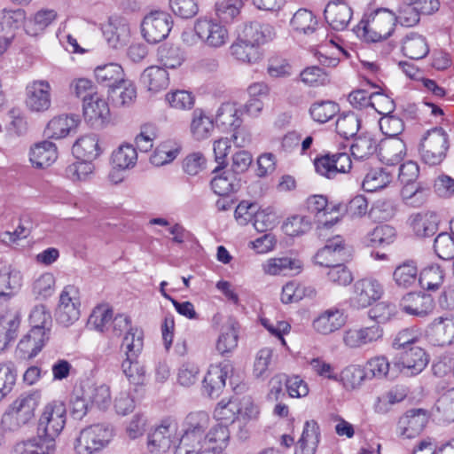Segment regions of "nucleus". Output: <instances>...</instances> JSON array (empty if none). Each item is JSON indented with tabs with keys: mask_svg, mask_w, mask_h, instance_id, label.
<instances>
[{
	"mask_svg": "<svg viewBox=\"0 0 454 454\" xmlns=\"http://www.w3.org/2000/svg\"><path fill=\"white\" fill-rule=\"evenodd\" d=\"M397 22L395 13L387 8H379L365 12L356 27L358 36L367 42H380L388 38Z\"/></svg>",
	"mask_w": 454,
	"mask_h": 454,
	"instance_id": "1",
	"label": "nucleus"
},
{
	"mask_svg": "<svg viewBox=\"0 0 454 454\" xmlns=\"http://www.w3.org/2000/svg\"><path fill=\"white\" fill-rule=\"evenodd\" d=\"M41 402L38 391L24 393L19 395L8 407L2 417L4 428L15 431L30 423L35 411Z\"/></svg>",
	"mask_w": 454,
	"mask_h": 454,
	"instance_id": "2",
	"label": "nucleus"
},
{
	"mask_svg": "<svg viewBox=\"0 0 454 454\" xmlns=\"http://www.w3.org/2000/svg\"><path fill=\"white\" fill-rule=\"evenodd\" d=\"M114 437L108 423H97L82 429L74 442L76 454H96L106 448Z\"/></svg>",
	"mask_w": 454,
	"mask_h": 454,
	"instance_id": "3",
	"label": "nucleus"
},
{
	"mask_svg": "<svg viewBox=\"0 0 454 454\" xmlns=\"http://www.w3.org/2000/svg\"><path fill=\"white\" fill-rule=\"evenodd\" d=\"M450 147L449 136L442 128L428 130L421 139L419 153L427 165L436 166L446 158Z\"/></svg>",
	"mask_w": 454,
	"mask_h": 454,
	"instance_id": "4",
	"label": "nucleus"
},
{
	"mask_svg": "<svg viewBox=\"0 0 454 454\" xmlns=\"http://www.w3.org/2000/svg\"><path fill=\"white\" fill-rule=\"evenodd\" d=\"M67 422V408L63 402L54 400L45 404L38 419L37 430L43 438H55L60 434Z\"/></svg>",
	"mask_w": 454,
	"mask_h": 454,
	"instance_id": "5",
	"label": "nucleus"
},
{
	"mask_svg": "<svg viewBox=\"0 0 454 454\" xmlns=\"http://www.w3.org/2000/svg\"><path fill=\"white\" fill-rule=\"evenodd\" d=\"M81 293L78 286L67 285L61 290L55 316L64 326L76 322L80 317Z\"/></svg>",
	"mask_w": 454,
	"mask_h": 454,
	"instance_id": "6",
	"label": "nucleus"
},
{
	"mask_svg": "<svg viewBox=\"0 0 454 454\" xmlns=\"http://www.w3.org/2000/svg\"><path fill=\"white\" fill-rule=\"evenodd\" d=\"M384 294V287L373 278H364L355 282L350 305L355 309H364L380 300Z\"/></svg>",
	"mask_w": 454,
	"mask_h": 454,
	"instance_id": "7",
	"label": "nucleus"
},
{
	"mask_svg": "<svg viewBox=\"0 0 454 454\" xmlns=\"http://www.w3.org/2000/svg\"><path fill=\"white\" fill-rule=\"evenodd\" d=\"M384 330L379 324L368 326H353L343 332L342 342L348 348L356 349L380 341Z\"/></svg>",
	"mask_w": 454,
	"mask_h": 454,
	"instance_id": "8",
	"label": "nucleus"
},
{
	"mask_svg": "<svg viewBox=\"0 0 454 454\" xmlns=\"http://www.w3.org/2000/svg\"><path fill=\"white\" fill-rule=\"evenodd\" d=\"M177 432V423L171 418H165L148 434L147 447L152 453H164L169 450Z\"/></svg>",
	"mask_w": 454,
	"mask_h": 454,
	"instance_id": "9",
	"label": "nucleus"
},
{
	"mask_svg": "<svg viewBox=\"0 0 454 454\" xmlns=\"http://www.w3.org/2000/svg\"><path fill=\"white\" fill-rule=\"evenodd\" d=\"M316 172L328 179L350 171L352 160L346 153H325L314 160Z\"/></svg>",
	"mask_w": 454,
	"mask_h": 454,
	"instance_id": "10",
	"label": "nucleus"
},
{
	"mask_svg": "<svg viewBox=\"0 0 454 454\" xmlns=\"http://www.w3.org/2000/svg\"><path fill=\"white\" fill-rule=\"evenodd\" d=\"M171 17L163 12H153L146 15L142 22V34L150 43L164 40L171 30Z\"/></svg>",
	"mask_w": 454,
	"mask_h": 454,
	"instance_id": "11",
	"label": "nucleus"
},
{
	"mask_svg": "<svg viewBox=\"0 0 454 454\" xmlns=\"http://www.w3.org/2000/svg\"><path fill=\"white\" fill-rule=\"evenodd\" d=\"M194 31L199 38L211 48H220L229 40L227 28L216 20L200 19L194 25Z\"/></svg>",
	"mask_w": 454,
	"mask_h": 454,
	"instance_id": "12",
	"label": "nucleus"
},
{
	"mask_svg": "<svg viewBox=\"0 0 454 454\" xmlns=\"http://www.w3.org/2000/svg\"><path fill=\"white\" fill-rule=\"evenodd\" d=\"M427 334L435 346L454 345V314L435 317L427 326Z\"/></svg>",
	"mask_w": 454,
	"mask_h": 454,
	"instance_id": "13",
	"label": "nucleus"
},
{
	"mask_svg": "<svg viewBox=\"0 0 454 454\" xmlns=\"http://www.w3.org/2000/svg\"><path fill=\"white\" fill-rule=\"evenodd\" d=\"M291 32L295 35L324 36L325 29L319 27L318 20L312 11L301 8L297 10L290 20Z\"/></svg>",
	"mask_w": 454,
	"mask_h": 454,
	"instance_id": "14",
	"label": "nucleus"
},
{
	"mask_svg": "<svg viewBox=\"0 0 454 454\" xmlns=\"http://www.w3.org/2000/svg\"><path fill=\"white\" fill-rule=\"evenodd\" d=\"M26 106L33 112H43L51 106V85L47 81L37 80L26 88Z\"/></svg>",
	"mask_w": 454,
	"mask_h": 454,
	"instance_id": "15",
	"label": "nucleus"
},
{
	"mask_svg": "<svg viewBox=\"0 0 454 454\" xmlns=\"http://www.w3.org/2000/svg\"><path fill=\"white\" fill-rule=\"evenodd\" d=\"M429 414L424 409H411L403 415L397 424L400 434L411 439L418 436L426 427Z\"/></svg>",
	"mask_w": 454,
	"mask_h": 454,
	"instance_id": "16",
	"label": "nucleus"
},
{
	"mask_svg": "<svg viewBox=\"0 0 454 454\" xmlns=\"http://www.w3.org/2000/svg\"><path fill=\"white\" fill-rule=\"evenodd\" d=\"M399 307L404 313L424 317L431 314L434 309V299L424 293H408L403 296Z\"/></svg>",
	"mask_w": 454,
	"mask_h": 454,
	"instance_id": "17",
	"label": "nucleus"
},
{
	"mask_svg": "<svg viewBox=\"0 0 454 454\" xmlns=\"http://www.w3.org/2000/svg\"><path fill=\"white\" fill-rule=\"evenodd\" d=\"M82 108L84 119L91 126H101L110 117L108 103L98 93L85 97Z\"/></svg>",
	"mask_w": 454,
	"mask_h": 454,
	"instance_id": "18",
	"label": "nucleus"
},
{
	"mask_svg": "<svg viewBox=\"0 0 454 454\" xmlns=\"http://www.w3.org/2000/svg\"><path fill=\"white\" fill-rule=\"evenodd\" d=\"M275 35V29L271 25L259 21H249L239 27L237 37L261 47L262 44L272 40Z\"/></svg>",
	"mask_w": 454,
	"mask_h": 454,
	"instance_id": "19",
	"label": "nucleus"
},
{
	"mask_svg": "<svg viewBox=\"0 0 454 454\" xmlns=\"http://www.w3.org/2000/svg\"><path fill=\"white\" fill-rule=\"evenodd\" d=\"M353 15L352 8L342 0H334L327 4L325 17L328 24L338 31L344 30Z\"/></svg>",
	"mask_w": 454,
	"mask_h": 454,
	"instance_id": "20",
	"label": "nucleus"
},
{
	"mask_svg": "<svg viewBox=\"0 0 454 454\" xmlns=\"http://www.w3.org/2000/svg\"><path fill=\"white\" fill-rule=\"evenodd\" d=\"M344 240L337 235L327 239L326 244L315 255L316 262L322 267H331L339 263L344 255Z\"/></svg>",
	"mask_w": 454,
	"mask_h": 454,
	"instance_id": "21",
	"label": "nucleus"
},
{
	"mask_svg": "<svg viewBox=\"0 0 454 454\" xmlns=\"http://www.w3.org/2000/svg\"><path fill=\"white\" fill-rule=\"evenodd\" d=\"M104 37L110 47L117 49L126 44L129 37V25L120 18H110L102 27Z\"/></svg>",
	"mask_w": 454,
	"mask_h": 454,
	"instance_id": "22",
	"label": "nucleus"
},
{
	"mask_svg": "<svg viewBox=\"0 0 454 454\" xmlns=\"http://www.w3.org/2000/svg\"><path fill=\"white\" fill-rule=\"evenodd\" d=\"M56 442L51 438H43L40 434L17 442L12 454H54Z\"/></svg>",
	"mask_w": 454,
	"mask_h": 454,
	"instance_id": "23",
	"label": "nucleus"
},
{
	"mask_svg": "<svg viewBox=\"0 0 454 454\" xmlns=\"http://www.w3.org/2000/svg\"><path fill=\"white\" fill-rule=\"evenodd\" d=\"M79 123L80 118L78 115H59L48 122L44 133L50 138L60 139L75 131Z\"/></svg>",
	"mask_w": 454,
	"mask_h": 454,
	"instance_id": "24",
	"label": "nucleus"
},
{
	"mask_svg": "<svg viewBox=\"0 0 454 454\" xmlns=\"http://www.w3.org/2000/svg\"><path fill=\"white\" fill-rule=\"evenodd\" d=\"M229 365L211 364L203 380V390L210 397L218 396L225 386Z\"/></svg>",
	"mask_w": 454,
	"mask_h": 454,
	"instance_id": "25",
	"label": "nucleus"
},
{
	"mask_svg": "<svg viewBox=\"0 0 454 454\" xmlns=\"http://www.w3.org/2000/svg\"><path fill=\"white\" fill-rule=\"evenodd\" d=\"M320 441V429L317 421L305 422L301 438L295 445L294 454H315Z\"/></svg>",
	"mask_w": 454,
	"mask_h": 454,
	"instance_id": "26",
	"label": "nucleus"
},
{
	"mask_svg": "<svg viewBox=\"0 0 454 454\" xmlns=\"http://www.w3.org/2000/svg\"><path fill=\"white\" fill-rule=\"evenodd\" d=\"M402 53L411 59H422L429 52L427 38L415 32L407 34L401 41Z\"/></svg>",
	"mask_w": 454,
	"mask_h": 454,
	"instance_id": "27",
	"label": "nucleus"
},
{
	"mask_svg": "<svg viewBox=\"0 0 454 454\" xmlns=\"http://www.w3.org/2000/svg\"><path fill=\"white\" fill-rule=\"evenodd\" d=\"M49 337L43 333L42 334L39 330H30L20 340L17 353L22 359H31L42 350Z\"/></svg>",
	"mask_w": 454,
	"mask_h": 454,
	"instance_id": "28",
	"label": "nucleus"
},
{
	"mask_svg": "<svg viewBox=\"0 0 454 454\" xmlns=\"http://www.w3.org/2000/svg\"><path fill=\"white\" fill-rule=\"evenodd\" d=\"M231 55L239 62L253 65L262 58L261 47L236 37L230 47Z\"/></svg>",
	"mask_w": 454,
	"mask_h": 454,
	"instance_id": "29",
	"label": "nucleus"
},
{
	"mask_svg": "<svg viewBox=\"0 0 454 454\" xmlns=\"http://www.w3.org/2000/svg\"><path fill=\"white\" fill-rule=\"evenodd\" d=\"M239 333V323L233 318H229L221 328L216 341V350L221 355L232 352L238 346Z\"/></svg>",
	"mask_w": 454,
	"mask_h": 454,
	"instance_id": "30",
	"label": "nucleus"
},
{
	"mask_svg": "<svg viewBox=\"0 0 454 454\" xmlns=\"http://www.w3.org/2000/svg\"><path fill=\"white\" fill-rule=\"evenodd\" d=\"M345 324L343 313L338 309H329L322 312L313 321V328L321 334H329Z\"/></svg>",
	"mask_w": 454,
	"mask_h": 454,
	"instance_id": "31",
	"label": "nucleus"
},
{
	"mask_svg": "<svg viewBox=\"0 0 454 454\" xmlns=\"http://www.w3.org/2000/svg\"><path fill=\"white\" fill-rule=\"evenodd\" d=\"M409 224L418 237H430L438 229V217L433 212L417 213L409 217Z\"/></svg>",
	"mask_w": 454,
	"mask_h": 454,
	"instance_id": "32",
	"label": "nucleus"
},
{
	"mask_svg": "<svg viewBox=\"0 0 454 454\" xmlns=\"http://www.w3.org/2000/svg\"><path fill=\"white\" fill-rule=\"evenodd\" d=\"M20 317L17 312L6 311L0 317V353L17 337Z\"/></svg>",
	"mask_w": 454,
	"mask_h": 454,
	"instance_id": "33",
	"label": "nucleus"
},
{
	"mask_svg": "<svg viewBox=\"0 0 454 454\" xmlns=\"http://www.w3.org/2000/svg\"><path fill=\"white\" fill-rule=\"evenodd\" d=\"M400 362L404 369L411 372V375H417L426 368L429 358L426 351L417 346L404 350L401 354Z\"/></svg>",
	"mask_w": 454,
	"mask_h": 454,
	"instance_id": "34",
	"label": "nucleus"
},
{
	"mask_svg": "<svg viewBox=\"0 0 454 454\" xmlns=\"http://www.w3.org/2000/svg\"><path fill=\"white\" fill-rule=\"evenodd\" d=\"M58 158L57 146L51 141H43L31 148L30 161L39 168L51 166Z\"/></svg>",
	"mask_w": 454,
	"mask_h": 454,
	"instance_id": "35",
	"label": "nucleus"
},
{
	"mask_svg": "<svg viewBox=\"0 0 454 454\" xmlns=\"http://www.w3.org/2000/svg\"><path fill=\"white\" fill-rule=\"evenodd\" d=\"M72 152L79 160L92 161L100 154L98 137L94 134L81 137L74 144Z\"/></svg>",
	"mask_w": 454,
	"mask_h": 454,
	"instance_id": "36",
	"label": "nucleus"
},
{
	"mask_svg": "<svg viewBox=\"0 0 454 454\" xmlns=\"http://www.w3.org/2000/svg\"><path fill=\"white\" fill-rule=\"evenodd\" d=\"M142 81L149 91L157 93L168 87L169 75L164 67L152 66L143 72Z\"/></svg>",
	"mask_w": 454,
	"mask_h": 454,
	"instance_id": "37",
	"label": "nucleus"
},
{
	"mask_svg": "<svg viewBox=\"0 0 454 454\" xmlns=\"http://www.w3.org/2000/svg\"><path fill=\"white\" fill-rule=\"evenodd\" d=\"M214 129L213 120L201 108L193 110L191 117L190 131L194 139L204 140L210 137Z\"/></svg>",
	"mask_w": 454,
	"mask_h": 454,
	"instance_id": "38",
	"label": "nucleus"
},
{
	"mask_svg": "<svg viewBox=\"0 0 454 454\" xmlns=\"http://www.w3.org/2000/svg\"><path fill=\"white\" fill-rule=\"evenodd\" d=\"M22 286V275L20 270L5 266L0 270V297L14 295Z\"/></svg>",
	"mask_w": 454,
	"mask_h": 454,
	"instance_id": "39",
	"label": "nucleus"
},
{
	"mask_svg": "<svg viewBox=\"0 0 454 454\" xmlns=\"http://www.w3.org/2000/svg\"><path fill=\"white\" fill-rule=\"evenodd\" d=\"M301 262L289 257L271 258L263 264V270L269 275H294L301 270Z\"/></svg>",
	"mask_w": 454,
	"mask_h": 454,
	"instance_id": "40",
	"label": "nucleus"
},
{
	"mask_svg": "<svg viewBox=\"0 0 454 454\" xmlns=\"http://www.w3.org/2000/svg\"><path fill=\"white\" fill-rule=\"evenodd\" d=\"M109 98L115 106H129L137 98L136 87L129 81L123 80L110 89Z\"/></svg>",
	"mask_w": 454,
	"mask_h": 454,
	"instance_id": "41",
	"label": "nucleus"
},
{
	"mask_svg": "<svg viewBox=\"0 0 454 454\" xmlns=\"http://www.w3.org/2000/svg\"><path fill=\"white\" fill-rule=\"evenodd\" d=\"M380 153L387 165H395L406 155V145L399 137L387 140L380 145Z\"/></svg>",
	"mask_w": 454,
	"mask_h": 454,
	"instance_id": "42",
	"label": "nucleus"
},
{
	"mask_svg": "<svg viewBox=\"0 0 454 454\" xmlns=\"http://www.w3.org/2000/svg\"><path fill=\"white\" fill-rule=\"evenodd\" d=\"M94 74L98 82L111 89L124 80L123 69L116 63H109L96 67Z\"/></svg>",
	"mask_w": 454,
	"mask_h": 454,
	"instance_id": "43",
	"label": "nucleus"
},
{
	"mask_svg": "<svg viewBox=\"0 0 454 454\" xmlns=\"http://www.w3.org/2000/svg\"><path fill=\"white\" fill-rule=\"evenodd\" d=\"M238 108L233 103H224L217 110L215 114V123L223 130L238 129L241 124V120L238 115Z\"/></svg>",
	"mask_w": 454,
	"mask_h": 454,
	"instance_id": "44",
	"label": "nucleus"
},
{
	"mask_svg": "<svg viewBox=\"0 0 454 454\" xmlns=\"http://www.w3.org/2000/svg\"><path fill=\"white\" fill-rule=\"evenodd\" d=\"M239 398L220 401L215 408L214 418L221 425H231L239 417Z\"/></svg>",
	"mask_w": 454,
	"mask_h": 454,
	"instance_id": "45",
	"label": "nucleus"
},
{
	"mask_svg": "<svg viewBox=\"0 0 454 454\" xmlns=\"http://www.w3.org/2000/svg\"><path fill=\"white\" fill-rule=\"evenodd\" d=\"M395 238V230L387 224L376 226L372 231L368 232L363 239L364 244L368 247H381L394 242Z\"/></svg>",
	"mask_w": 454,
	"mask_h": 454,
	"instance_id": "46",
	"label": "nucleus"
},
{
	"mask_svg": "<svg viewBox=\"0 0 454 454\" xmlns=\"http://www.w3.org/2000/svg\"><path fill=\"white\" fill-rule=\"evenodd\" d=\"M348 56V52L340 45L336 44L333 39L320 45V50L317 53V59L321 65L328 67H335L340 63V55Z\"/></svg>",
	"mask_w": 454,
	"mask_h": 454,
	"instance_id": "47",
	"label": "nucleus"
},
{
	"mask_svg": "<svg viewBox=\"0 0 454 454\" xmlns=\"http://www.w3.org/2000/svg\"><path fill=\"white\" fill-rule=\"evenodd\" d=\"M393 278L399 287L410 288L415 285L418 278V267L414 261H406L397 266L393 273Z\"/></svg>",
	"mask_w": 454,
	"mask_h": 454,
	"instance_id": "48",
	"label": "nucleus"
},
{
	"mask_svg": "<svg viewBox=\"0 0 454 454\" xmlns=\"http://www.w3.org/2000/svg\"><path fill=\"white\" fill-rule=\"evenodd\" d=\"M361 127V119L354 112H345L339 115L335 129L342 137L348 139L356 135Z\"/></svg>",
	"mask_w": 454,
	"mask_h": 454,
	"instance_id": "49",
	"label": "nucleus"
},
{
	"mask_svg": "<svg viewBox=\"0 0 454 454\" xmlns=\"http://www.w3.org/2000/svg\"><path fill=\"white\" fill-rule=\"evenodd\" d=\"M407 395L405 387H395L377 398L374 410L378 413H387L392 405L403 401Z\"/></svg>",
	"mask_w": 454,
	"mask_h": 454,
	"instance_id": "50",
	"label": "nucleus"
},
{
	"mask_svg": "<svg viewBox=\"0 0 454 454\" xmlns=\"http://www.w3.org/2000/svg\"><path fill=\"white\" fill-rule=\"evenodd\" d=\"M339 111V105L332 100L316 101L309 107L311 118L319 123L327 122L334 117Z\"/></svg>",
	"mask_w": 454,
	"mask_h": 454,
	"instance_id": "51",
	"label": "nucleus"
},
{
	"mask_svg": "<svg viewBox=\"0 0 454 454\" xmlns=\"http://www.w3.org/2000/svg\"><path fill=\"white\" fill-rule=\"evenodd\" d=\"M86 398L100 410H106L112 402L111 389L106 384H93L84 391Z\"/></svg>",
	"mask_w": 454,
	"mask_h": 454,
	"instance_id": "52",
	"label": "nucleus"
},
{
	"mask_svg": "<svg viewBox=\"0 0 454 454\" xmlns=\"http://www.w3.org/2000/svg\"><path fill=\"white\" fill-rule=\"evenodd\" d=\"M392 180V176L382 168L371 169L364 178L363 189L369 192H374L387 186Z\"/></svg>",
	"mask_w": 454,
	"mask_h": 454,
	"instance_id": "53",
	"label": "nucleus"
},
{
	"mask_svg": "<svg viewBox=\"0 0 454 454\" xmlns=\"http://www.w3.org/2000/svg\"><path fill=\"white\" fill-rule=\"evenodd\" d=\"M444 273L439 265H429L424 268L419 277V282L423 289L435 291L442 285Z\"/></svg>",
	"mask_w": 454,
	"mask_h": 454,
	"instance_id": "54",
	"label": "nucleus"
},
{
	"mask_svg": "<svg viewBox=\"0 0 454 454\" xmlns=\"http://www.w3.org/2000/svg\"><path fill=\"white\" fill-rule=\"evenodd\" d=\"M165 101L173 109L186 111L191 110L195 104L194 95L184 90H176L165 95Z\"/></svg>",
	"mask_w": 454,
	"mask_h": 454,
	"instance_id": "55",
	"label": "nucleus"
},
{
	"mask_svg": "<svg viewBox=\"0 0 454 454\" xmlns=\"http://www.w3.org/2000/svg\"><path fill=\"white\" fill-rule=\"evenodd\" d=\"M378 143L371 136L357 137L351 145V153L355 159L365 160L377 152Z\"/></svg>",
	"mask_w": 454,
	"mask_h": 454,
	"instance_id": "56",
	"label": "nucleus"
},
{
	"mask_svg": "<svg viewBox=\"0 0 454 454\" xmlns=\"http://www.w3.org/2000/svg\"><path fill=\"white\" fill-rule=\"evenodd\" d=\"M56 278L51 272L39 275L32 283V293L37 299H46L55 291Z\"/></svg>",
	"mask_w": 454,
	"mask_h": 454,
	"instance_id": "57",
	"label": "nucleus"
},
{
	"mask_svg": "<svg viewBox=\"0 0 454 454\" xmlns=\"http://www.w3.org/2000/svg\"><path fill=\"white\" fill-rule=\"evenodd\" d=\"M113 319V309L107 304H100L92 310L89 323L101 333L109 331Z\"/></svg>",
	"mask_w": 454,
	"mask_h": 454,
	"instance_id": "58",
	"label": "nucleus"
},
{
	"mask_svg": "<svg viewBox=\"0 0 454 454\" xmlns=\"http://www.w3.org/2000/svg\"><path fill=\"white\" fill-rule=\"evenodd\" d=\"M137 160V153L136 148L129 144L121 145L112 155L113 164L121 169L134 167Z\"/></svg>",
	"mask_w": 454,
	"mask_h": 454,
	"instance_id": "59",
	"label": "nucleus"
},
{
	"mask_svg": "<svg viewBox=\"0 0 454 454\" xmlns=\"http://www.w3.org/2000/svg\"><path fill=\"white\" fill-rule=\"evenodd\" d=\"M243 0H221L215 4V14L223 22H232L240 13Z\"/></svg>",
	"mask_w": 454,
	"mask_h": 454,
	"instance_id": "60",
	"label": "nucleus"
},
{
	"mask_svg": "<svg viewBox=\"0 0 454 454\" xmlns=\"http://www.w3.org/2000/svg\"><path fill=\"white\" fill-rule=\"evenodd\" d=\"M143 348V334L137 329L130 328L123 338L121 349L127 358H137Z\"/></svg>",
	"mask_w": 454,
	"mask_h": 454,
	"instance_id": "61",
	"label": "nucleus"
},
{
	"mask_svg": "<svg viewBox=\"0 0 454 454\" xmlns=\"http://www.w3.org/2000/svg\"><path fill=\"white\" fill-rule=\"evenodd\" d=\"M428 192V186L419 182L415 184L413 183L409 186H403L402 190V197L406 203L413 206H419L426 201Z\"/></svg>",
	"mask_w": 454,
	"mask_h": 454,
	"instance_id": "62",
	"label": "nucleus"
},
{
	"mask_svg": "<svg viewBox=\"0 0 454 454\" xmlns=\"http://www.w3.org/2000/svg\"><path fill=\"white\" fill-rule=\"evenodd\" d=\"M30 330H39L41 333L50 336L51 316L44 306H36L29 315Z\"/></svg>",
	"mask_w": 454,
	"mask_h": 454,
	"instance_id": "63",
	"label": "nucleus"
},
{
	"mask_svg": "<svg viewBox=\"0 0 454 454\" xmlns=\"http://www.w3.org/2000/svg\"><path fill=\"white\" fill-rule=\"evenodd\" d=\"M435 409L443 421H454V387L441 395L435 403Z\"/></svg>",
	"mask_w": 454,
	"mask_h": 454,
	"instance_id": "64",
	"label": "nucleus"
}]
</instances>
